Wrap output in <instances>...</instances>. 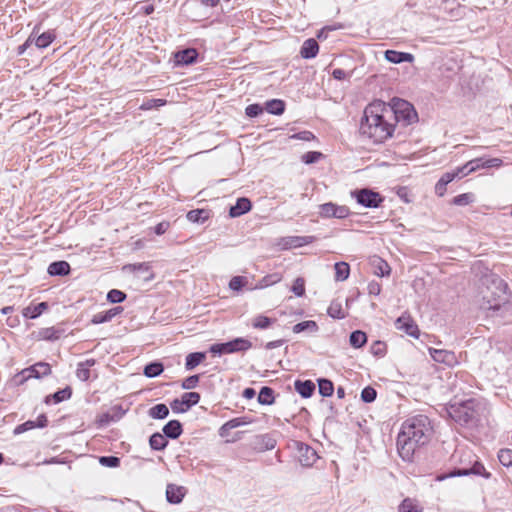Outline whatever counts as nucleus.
Instances as JSON below:
<instances>
[{"label":"nucleus","mask_w":512,"mask_h":512,"mask_svg":"<svg viewBox=\"0 0 512 512\" xmlns=\"http://www.w3.org/2000/svg\"><path fill=\"white\" fill-rule=\"evenodd\" d=\"M433 427L426 415H415L406 419L397 437V449L404 461H412L416 450L429 443Z\"/></svg>","instance_id":"f257e3e1"},{"label":"nucleus","mask_w":512,"mask_h":512,"mask_svg":"<svg viewBox=\"0 0 512 512\" xmlns=\"http://www.w3.org/2000/svg\"><path fill=\"white\" fill-rule=\"evenodd\" d=\"M393 109L382 101L369 104L360 122V133L374 143H382L394 131Z\"/></svg>","instance_id":"f03ea898"},{"label":"nucleus","mask_w":512,"mask_h":512,"mask_svg":"<svg viewBox=\"0 0 512 512\" xmlns=\"http://www.w3.org/2000/svg\"><path fill=\"white\" fill-rule=\"evenodd\" d=\"M486 287L481 291L482 301L480 308L488 315L493 316L509 305V293L507 284L499 277L491 275L485 278Z\"/></svg>","instance_id":"7ed1b4c3"},{"label":"nucleus","mask_w":512,"mask_h":512,"mask_svg":"<svg viewBox=\"0 0 512 512\" xmlns=\"http://www.w3.org/2000/svg\"><path fill=\"white\" fill-rule=\"evenodd\" d=\"M480 405L475 399H468L463 402H454L450 405L449 415L461 425L476 421L479 417Z\"/></svg>","instance_id":"20e7f679"},{"label":"nucleus","mask_w":512,"mask_h":512,"mask_svg":"<svg viewBox=\"0 0 512 512\" xmlns=\"http://www.w3.org/2000/svg\"><path fill=\"white\" fill-rule=\"evenodd\" d=\"M252 347L250 340L239 337L225 343H216L210 346L209 351L214 355L244 352Z\"/></svg>","instance_id":"39448f33"},{"label":"nucleus","mask_w":512,"mask_h":512,"mask_svg":"<svg viewBox=\"0 0 512 512\" xmlns=\"http://www.w3.org/2000/svg\"><path fill=\"white\" fill-rule=\"evenodd\" d=\"M350 195L365 208H378L384 201V197L380 193L369 188L355 189L350 192Z\"/></svg>","instance_id":"423d86ee"},{"label":"nucleus","mask_w":512,"mask_h":512,"mask_svg":"<svg viewBox=\"0 0 512 512\" xmlns=\"http://www.w3.org/2000/svg\"><path fill=\"white\" fill-rule=\"evenodd\" d=\"M50 373L51 367L48 363L38 362L16 374L13 380L16 385H22L30 378L40 379L41 377L47 376Z\"/></svg>","instance_id":"0eeeda50"},{"label":"nucleus","mask_w":512,"mask_h":512,"mask_svg":"<svg viewBox=\"0 0 512 512\" xmlns=\"http://www.w3.org/2000/svg\"><path fill=\"white\" fill-rule=\"evenodd\" d=\"M393 119L396 122H402L403 125H409L417 119V113L413 106L405 100H398L393 106Z\"/></svg>","instance_id":"6e6552de"},{"label":"nucleus","mask_w":512,"mask_h":512,"mask_svg":"<svg viewBox=\"0 0 512 512\" xmlns=\"http://www.w3.org/2000/svg\"><path fill=\"white\" fill-rule=\"evenodd\" d=\"M350 210L345 205H338L333 202H327L319 205V215L322 218L344 219L348 217Z\"/></svg>","instance_id":"1a4fd4ad"},{"label":"nucleus","mask_w":512,"mask_h":512,"mask_svg":"<svg viewBox=\"0 0 512 512\" xmlns=\"http://www.w3.org/2000/svg\"><path fill=\"white\" fill-rule=\"evenodd\" d=\"M200 401V394L197 392H186L180 399H174L170 406L175 413H184L192 406L198 404Z\"/></svg>","instance_id":"9d476101"},{"label":"nucleus","mask_w":512,"mask_h":512,"mask_svg":"<svg viewBox=\"0 0 512 512\" xmlns=\"http://www.w3.org/2000/svg\"><path fill=\"white\" fill-rule=\"evenodd\" d=\"M296 445L301 465L304 467H311L318 459L316 451L311 446L302 442H297Z\"/></svg>","instance_id":"9b49d317"},{"label":"nucleus","mask_w":512,"mask_h":512,"mask_svg":"<svg viewBox=\"0 0 512 512\" xmlns=\"http://www.w3.org/2000/svg\"><path fill=\"white\" fill-rule=\"evenodd\" d=\"M430 355L436 362L453 366L457 363V358L454 352L442 349H430Z\"/></svg>","instance_id":"f8f14e48"},{"label":"nucleus","mask_w":512,"mask_h":512,"mask_svg":"<svg viewBox=\"0 0 512 512\" xmlns=\"http://www.w3.org/2000/svg\"><path fill=\"white\" fill-rule=\"evenodd\" d=\"M396 328L400 331H404L406 334L417 338L419 330L417 325L409 317L401 316L396 320Z\"/></svg>","instance_id":"ddd939ff"},{"label":"nucleus","mask_w":512,"mask_h":512,"mask_svg":"<svg viewBox=\"0 0 512 512\" xmlns=\"http://www.w3.org/2000/svg\"><path fill=\"white\" fill-rule=\"evenodd\" d=\"M185 488L175 484H168L166 487V499L171 504H179L185 496Z\"/></svg>","instance_id":"4468645a"},{"label":"nucleus","mask_w":512,"mask_h":512,"mask_svg":"<svg viewBox=\"0 0 512 512\" xmlns=\"http://www.w3.org/2000/svg\"><path fill=\"white\" fill-rule=\"evenodd\" d=\"M198 52L194 48H187L175 53V62L178 65H190L197 60Z\"/></svg>","instance_id":"2eb2a0df"},{"label":"nucleus","mask_w":512,"mask_h":512,"mask_svg":"<svg viewBox=\"0 0 512 512\" xmlns=\"http://www.w3.org/2000/svg\"><path fill=\"white\" fill-rule=\"evenodd\" d=\"M252 204L248 198H238L236 204L230 207L229 215L232 218L239 217L251 210Z\"/></svg>","instance_id":"dca6fc26"},{"label":"nucleus","mask_w":512,"mask_h":512,"mask_svg":"<svg viewBox=\"0 0 512 512\" xmlns=\"http://www.w3.org/2000/svg\"><path fill=\"white\" fill-rule=\"evenodd\" d=\"M122 311H123V308L121 306H117V307L111 308L107 311L97 313L92 317L91 323L96 325V324H102V323L109 322L115 316L120 314Z\"/></svg>","instance_id":"f3484780"},{"label":"nucleus","mask_w":512,"mask_h":512,"mask_svg":"<svg viewBox=\"0 0 512 512\" xmlns=\"http://www.w3.org/2000/svg\"><path fill=\"white\" fill-rule=\"evenodd\" d=\"M385 59L391 63L399 64L403 62H412L414 60V56L410 53L399 52L395 50H387L385 52Z\"/></svg>","instance_id":"a211bd4d"},{"label":"nucleus","mask_w":512,"mask_h":512,"mask_svg":"<svg viewBox=\"0 0 512 512\" xmlns=\"http://www.w3.org/2000/svg\"><path fill=\"white\" fill-rule=\"evenodd\" d=\"M318 51H319V45H318L317 41L313 38H309L304 41V43L301 47V50H300V55L304 59H311V58L316 57V55L318 54Z\"/></svg>","instance_id":"6ab92c4d"},{"label":"nucleus","mask_w":512,"mask_h":512,"mask_svg":"<svg viewBox=\"0 0 512 512\" xmlns=\"http://www.w3.org/2000/svg\"><path fill=\"white\" fill-rule=\"evenodd\" d=\"M162 430L165 437L170 439H177L183 432L182 424L178 420H170Z\"/></svg>","instance_id":"aec40b11"},{"label":"nucleus","mask_w":512,"mask_h":512,"mask_svg":"<svg viewBox=\"0 0 512 512\" xmlns=\"http://www.w3.org/2000/svg\"><path fill=\"white\" fill-rule=\"evenodd\" d=\"M276 440L269 434L259 435L255 439V448L261 452L274 449Z\"/></svg>","instance_id":"412c9836"},{"label":"nucleus","mask_w":512,"mask_h":512,"mask_svg":"<svg viewBox=\"0 0 512 512\" xmlns=\"http://www.w3.org/2000/svg\"><path fill=\"white\" fill-rule=\"evenodd\" d=\"M48 303L47 302H40L37 305H30L25 307L22 310L23 317L27 319H36L38 318L44 311L48 309Z\"/></svg>","instance_id":"4be33fe9"},{"label":"nucleus","mask_w":512,"mask_h":512,"mask_svg":"<svg viewBox=\"0 0 512 512\" xmlns=\"http://www.w3.org/2000/svg\"><path fill=\"white\" fill-rule=\"evenodd\" d=\"M294 388L303 398H309L315 391V384L311 380H296Z\"/></svg>","instance_id":"5701e85b"},{"label":"nucleus","mask_w":512,"mask_h":512,"mask_svg":"<svg viewBox=\"0 0 512 512\" xmlns=\"http://www.w3.org/2000/svg\"><path fill=\"white\" fill-rule=\"evenodd\" d=\"M315 240L314 236H290L283 239L286 248L301 247Z\"/></svg>","instance_id":"b1692460"},{"label":"nucleus","mask_w":512,"mask_h":512,"mask_svg":"<svg viewBox=\"0 0 512 512\" xmlns=\"http://www.w3.org/2000/svg\"><path fill=\"white\" fill-rule=\"evenodd\" d=\"M51 276H65L70 273V265L66 261L52 262L47 269Z\"/></svg>","instance_id":"393cba45"},{"label":"nucleus","mask_w":512,"mask_h":512,"mask_svg":"<svg viewBox=\"0 0 512 512\" xmlns=\"http://www.w3.org/2000/svg\"><path fill=\"white\" fill-rule=\"evenodd\" d=\"M457 178V174L453 171L444 173L435 185V193L442 197L446 192V186Z\"/></svg>","instance_id":"a878e982"},{"label":"nucleus","mask_w":512,"mask_h":512,"mask_svg":"<svg viewBox=\"0 0 512 512\" xmlns=\"http://www.w3.org/2000/svg\"><path fill=\"white\" fill-rule=\"evenodd\" d=\"M149 444L151 449L156 451L164 450L168 445V440L164 434L156 432L150 436Z\"/></svg>","instance_id":"bb28decb"},{"label":"nucleus","mask_w":512,"mask_h":512,"mask_svg":"<svg viewBox=\"0 0 512 512\" xmlns=\"http://www.w3.org/2000/svg\"><path fill=\"white\" fill-rule=\"evenodd\" d=\"M206 358L204 352H193L186 356L185 368L186 370H193L196 366L202 363Z\"/></svg>","instance_id":"cd10ccee"},{"label":"nucleus","mask_w":512,"mask_h":512,"mask_svg":"<svg viewBox=\"0 0 512 512\" xmlns=\"http://www.w3.org/2000/svg\"><path fill=\"white\" fill-rule=\"evenodd\" d=\"M96 361L94 359H88L78 364L76 375L81 381H87L90 377L89 368L92 367Z\"/></svg>","instance_id":"c85d7f7f"},{"label":"nucleus","mask_w":512,"mask_h":512,"mask_svg":"<svg viewBox=\"0 0 512 512\" xmlns=\"http://www.w3.org/2000/svg\"><path fill=\"white\" fill-rule=\"evenodd\" d=\"M72 395V390L70 387H66L64 389H61L57 392H55L54 394L52 395H48L46 398H45V403L46 404H49L51 402V400L57 404V403H60L64 400H67L71 397Z\"/></svg>","instance_id":"c756f323"},{"label":"nucleus","mask_w":512,"mask_h":512,"mask_svg":"<svg viewBox=\"0 0 512 512\" xmlns=\"http://www.w3.org/2000/svg\"><path fill=\"white\" fill-rule=\"evenodd\" d=\"M275 322H276V319L269 318L265 315L260 314V315L255 316L252 319L251 325L254 329L264 330V329H268Z\"/></svg>","instance_id":"7c9ffc66"},{"label":"nucleus","mask_w":512,"mask_h":512,"mask_svg":"<svg viewBox=\"0 0 512 512\" xmlns=\"http://www.w3.org/2000/svg\"><path fill=\"white\" fill-rule=\"evenodd\" d=\"M148 415L153 419H165L169 415V409L167 405L160 403L156 404L155 406L151 407L148 410Z\"/></svg>","instance_id":"2f4dec72"},{"label":"nucleus","mask_w":512,"mask_h":512,"mask_svg":"<svg viewBox=\"0 0 512 512\" xmlns=\"http://www.w3.org/2000/svg\"><path fill=\"white\" fill-rule=\"evenodd\" d=\"M367 342L366 333L361 330H355L350 334L349 343L354 348H361Z\"/></svg>","instance_id":"473e14b6"},{"label":"nucleus","mask_w":512,"mask_h":512,"mask_svg":"<svg viewBox=\"0 0 512 512\" xmlns=\"http://www.w3.org/2000/svg\"><path fill=\"white\" fill-rule=\"evenodd\" d=\"M164 370V366L161 362L155 361L147 364L144 367V375L148 378H154L159 376Z\"/></svg>","instance_id":"72a5a7b5"},{"label":"nucleus","mask_w":512,"mask_h":512,"mask_svg":"<svg viewBox=\"0 0 512 512\" xmlns=\"http://www.w3.org/2000/svg\"><path fill=\"white\" fill-rule=\"evenodd\" d=\"M266 110L273 115H281L285 110V103L280 99H272L266 102Z\"/></svg>","instance_id":"f704fd0d"},{"label":"nucleus","mask_w":512,"mask_h":512,"mask_svg":"<svg viewBox=\"0 0 512 512\" xmlns=\"http://www.w3.org/2000/svg\"><path fill=\"white\" fill-rule=\"evenodd\" d=\"M335 268V280L345 281L350 274V266L346 262H337L334 265Z\"/></svg>","instance_id":"c9c22d12"},{"label":"nucleus","mask_w":512,"mask_h":512,"mask_svg":"<svg viewBox=\"0 0 512 512\" xmlns=\"http://www.w3.org/2000/svg\"><path fill=\"white\" fill-rule=\"evenodd\" d=\"M292 330L296 334L301 333L303 331H310L312 333H315L318 331V325L313 320H306L295 324Z\"/></svg>","instance_id":"e433bc0d"},{"label":"nucleus","mask_w":512,"mask_h":512,"mask_svg":"<svg viewBox=\"0 0 512 512\" xmlns=\"http://www.w3.org/2000/svg\"><path fill=\"white\" fill-rule=\"evenodd\" d=\"M317 382L320 395H322L323 397H330L333 395L334 385L331 380L326 378H320L318 379Z\"/></svg>","instance_id":"4c0bfd02"},{"label":"nucleus","mask_w":512,"mask_h":512,"mask_svg":"<svg viewBox=\"0 0 512 512\" xmlns=\"http://www.w3.org/2000/svg\"><path fill=\"white\" fill-rule=\"evenodd\" d=\"M258 402L262 405H271L274 402V391L272 388L264 386L258 394Z\"/></svg>","instance_id":"58836bf2"},{"label":"nucleus","mask_w":512,"mask_h":512,"mask_svg":"<svg viewBox=\"0 0 512 512\" xmlns=\"http://www.w3.org/2000/svg\"><path fill=\"white\" fill-rule=\"evenodd\" d=\"M208 211L204 209H194L187 213V219L193 223H203L208 219Z\"/></svg>","instance_id":"ea45409f"},{"label":"nucleus","mask_w":512,"mask_h":512,"mask_svg":"<svg viewBox=\"0 0 512 512\" xmlns=\"http://www.w3.org/2000/svg\"><path fill=\"white\" fill-rule=\"evenodd\" d=\"M327 313L330 317L335 319H343L345 318V313L342 309V305L338 301H332L327 309Z\"/></svg>","instance_id":"a19ab883"},{"label":"nucleus","mask_w":512,"mask_h":512,"mask_svg":"<svg viewBox=\"0 0 512 512\" xmlns=\"http://www.w3.org/2000/svg\"><path fill=\"white\" fill-rule=\"evenodd\" d=\"M54 40V35L51 32H44L37 36L35 39L36 47L43 49L48 47Z\"/></svg>","instance_id":"79ce46f5"},{"label":"nucleus","mask_w":512,"mask_h":512,"mask_svg":"<svg viewBox=\"0 0 512 512\" xmlns=\"http://www.w3.org/2000/svg\"><path fill=\"white\" fill-rule=\"evenodd\" d=\"M123 270L131 273H147L150 270V265L146 262L127 264Z\"/></svg>","instance_id":"37998d69"},{"label":"nucleus","mask_w":512,"mask_h":512,"mask_svg":"<svg viewBox=\"0 0 512 512\" xmlns=\"http://www.w3.org/2000/svg\"><path fill=\"white\" fill-rule=\"evenodd\" d=\"M399 512H422V509L410 498H406L399 506Z\"/></svg>","instance_id":"c03bdc74"},{"label":"nucleus","mask_w":512,"mask_h":512,"mask_svg":"<svg viewBox=\"0 0 512 512\" xmlns=\"http://www.w3.org/2000/svg\"><path fill=\"white\" fill-rule=\"evenodd\" d=\"M39 337L44 340H57L60 338V332L54 327L43 328L39 331Z\"/></svg>","instance_id":"a18cd8bd"},{"label":"nucleus","mask_w":512,"mask_h":512,"mask_svg":"<svg viewBox=\"0 0 512 512\" xmlns=\"http://www.w3.org/2000/svg\"><path fill=\"white\" fill-rule=\"evenodd\" d=\"M498 459L503 466H512V449H501L498 453Z\"/></svg>","instance_id":"49530a36"},{"label":"nucleus","mask_w":512,"mask_h":512,"mask_svg":"<svg viewBox=\"0 0 512 512\" xmlns=\"http://www.w3.org/2000/svg\"><path fill=\"white\" fill-rule=\"evenodd\" d=\"M166 104V100L164 99H148L143 101V103L140 106V109L142 110H151L154 108L161 107Z\"/></svg>","instance_id":"de8ad7c7"},{"label":"nucleus","mask_w":512,"mask_h":512,"mask_svg":"<svg viewBox=\"0 0 512 512\" xmlns=\"http://www.w3.org/2000/svg\"><path fill=\"white\" fill-rule=\"evenodd\" d=\"M125 299H126V294L117 289H112L107 294V300L111 303H121Z\"/></svg>","instance_id":"09e8293b"},{"label":"nucleus","mask_w":512,"mask_h":512,"mask_svg":"<svg viewBox=\"0 0 512 512\" xmlns=\"http://www.w3.org/2000/svg\"><path fill=\"white\" fill-rule=\"evenodd\" d=\"M376 396L377 392L371 386L365 387L361 392V399L365 403H372L376 399Z\"/></svg>","instance_id":"8fccbe9b"},{"label":"nucleus","mask_w":512,"mask_h":512,"mask_svg":"<svg viewBox=\"0 0 512 512\" xmlns=\"http://www.w3.org/2000/svg\"><path fill=\"white\" fill-rule=\"evenodd\" d=\"M99 463L105 467L115 468L120 465V459L116 456H101Z\"/></svg>","instance_id":"3c124183"},{"label":"nucleus","mask_w":512,"mask_h":512,"mask_svg":"<svg viewBox=\"0 0 512 512\" xmlns=\"http://www.w3.org/2000/svg\"><path fill=\"white\" fill-rule=\"evenodd\" d=\"M264 109L263 107L260 105V104H250L246 107L245 109V114L246 116L250 117V118H255V117H258L259 115H261L263 113Z\"/></svg>","instance_id":"603ef678"},{"label":"nucleus","mask_w":512,"mask_h":512,"mask_svg":"<svg viewBox=\"0 0 512 512\" xmlns=\"http://www.w3.org/2000/svg\"><path fill=\"white\" fill-rule=\"evenodd\" d=\"M291 291L298 297H301L305 294V282L302 278H297L292 287Z\"/></svg>","instance_id":"864d4df0"},{"label":"nucleus","mask_w":512,"mask_h":512,"mask_svg":"<svg viewBox=\"0 0 512 512\" xmlns=\"http://www.w3.org/2000/svg\"><path fill=\"white\" fill-rule=\"evenodd\" d=\"M473 195L471 193H463L453 198V204L458 206H465L472 202Z\"/></svg>","instance_id":"5fc2aeb1"},{"label":"nucleus","mask_w":512,"mask_h":512,"mask_svg":"<svg viewBox=\"0 0 512 512\" xmlns=\"http://www.w3.org/2000/svg\"><path fill=\"white\" fill-rule=\"evenodd\" d=\"M321 157V152L309 151L302 156V161L306 164H313L316 163Z\"/></svg>","instance_id":"6e6d98bb"},{"label":"nucleus","mask_w":512,"mask_h":512,"mask_svg":"<svg viewBox=\"0 0 512 512\" xmlns=\"http://www.w3.org/2000/svg\"><path fill=\"white\" fill-rule=\"evenodd\" d=\"M247 280L242 276H234L229 282V288L234 291H239L245 285Z\"/></svg>","instance_id":"4d7b16f0"},{"label":"nucleus","mask_w":512,"mask_h":512,"mask_svg":"<svg viewBox=\"0 0 512 512\" xmlns=\"http://www.w3.org/2000/svg\"><path fill=\"white\" fill-rule=\"evenodd\" d=\"M281 280V276L277 273L275 274H271V275H267L265 277H263L260 281V287L263 288V287H268L272 284H275L277 282H279Z\"/></svg>","instance_id":"13d9d810"},{"label":"nucleus","mask_w":512,"mask_h":512,"mask_svg":"<svg viewBox=\"0 0 512 512\" xmlns=\"http://www.w3.org/2000/svg\"><path fill=\"white\" fill-rule=\"evenodd\" d=\"M199 382V375H192L183 380L181 387L185 390L193 389Z\"/></svg>","instance_id":"bf43d9fd"},{"label":"nucleus","mask_w":512,"mask_h":512,"mask_svg":"<svg viewBox=\"0 0 512 512\" xmlns=\"http://www.w3.org/2000/svg\"><path fill=\"white\" fill-rule=\"evenodd\" d=\"M481 164H484V157L475 158L467 162V168L470 169L471 172H475L479 169H484Z\"/></svg>","instance_id":"052dcab7"},{"label":"nucleus","mask_w":512,"mask_h":512,"mask_svg":"<svg viewBox=\"0 0 512 512\" xmlns=\"http://www.w3.org/2000/svg\"><path fill=\"white\" fill-rule=\"evenodd\" d=\"M485 168H499L503 165V160L500 158H484V164H481Z\"/></svg>","instance_id":"680f3d73"},{"label":"nucleus","mask_w":512,"mask_h":512,"mask_svg":"<svg viewBox=\"0 0 512 512\" xmlns=\"http://www.w3.org/2000/svg\"><path fill=\"white\" fill-rule=\"evenodd\" d=\"M246 424H247V421H245L244 418L239 417V418H233V419L227 421L226 427L230 428V429H234V428L246 425Z\"/></svg>","instance_id":"e2e57ef3"},{"label":"nucleus","mask_w":512,"mask_h":512,"mask_svg":"<svg viewBox=\"0 0 512 512\" xmlns=\"http://www.w3.org/2000/svg\"><path fill=\"white\" fill-rule=\"evenodd\" d=\"M36 425H35V422L34 421H27L21 425H18L16 428H15V434H20V433H23L27 430H30V429H33L35 428Z\"/></svg>","instance_id":"0e129e2a"},{"label":"nucleus","mask_w":512,"mask_h":512,"mask_svg":"<svg viewBox=\"0 0 512 512\" xmlns=\"http://www.w3.org/2000/svg\"><path fill=\"white\" fill-rule=\"evenodd\" d=\"M453 173L457 174L456 179H461V178L469 175L472 172L470 171L469 168H467V163H465L463 166H460V167H457L456 169H454Z\"/></svg>","instance_id":"69168bd1"},{"label":"nucleus","mask_w":512,"mask_h":512,"mask_svg":"<svg viewBox=\"0 0 512 512\" xmlns=\"http://www.w3.org/2000/svg\"><path fill=\"white\" fill-rule=\"evenodd\" d=\"M367 289H368V293L370 295L376 296V295H379L381 292V285L376 281H372L368 284Z\"/></svg>","instance_id":"338daca9"},{"label":"nucleus","mask_w":512,"mask_h":512,"mask_svg":"<svg viewBox=\"0 0 512 512\" xmlns=\"http://www.w3.org/2000/svg\"><path fill=\"white\" fill-rule=\"evenodd\" d=\"M293 138L310 141L314 138V135L310 131H302L292 136Z\"/></svg>","instance_id":"774afa93"}]
</instances>
